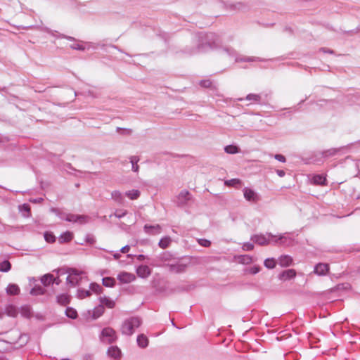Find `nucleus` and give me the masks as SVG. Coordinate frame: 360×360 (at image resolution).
Returning a JSON list of instances; mask_svg holds the SVG:
<instances>
[{
	"instance_id": "1",
	"label": "nucleus",
	"mask_w": 360,
	"mask_h": 360,
	"mask_svg": "<svg viewBox=\"0 0 360 360\" xmlns=\"http://www.w3.org/2000/svg\"><path fill=\"white\" fill-rule=\"evenodd\" d=\"M198 49L202 51H206L209 49H214L222 48L223 51L231 58H234V61L239 62H254L262 61V60L257 57H246L238 56L236 51L232 48L222 46V39L214 33H203L200 32L198 35Z\"/></svg>"
},
{
	"instance_id": "2",
	"label": "nucleus",
	"mask_w": 360,
	"mask_h": 360,
	"mask_svg": "<svg viewBox=\"0 0 360 360\" xmlns=\"http://www.w3.org/2000/svg\"><path fill=\"white\" fill-rule=\"evenodd\" d=\"M50 211L54 213L62 220H65L69 222L78 223L80 224H86L89 221V217L85 215H79L74 214L65 213L57 208H51Z\"/></svg>"
},
{
	"instance_id": "3",
	"label": "nucleus",
	"mask_w": 360,
	"mask_h": 360,
	"mask_svg": "<svg viewBox=\"0 0 360 360\" xmlns=\"http://www.w3.org/2000/svg\"><path fill=\"white\" fill-rule=\"evenodd\" d=\"M59 271L61 274H68V277L66 278L67 283L72 287L79 285V281L84 278V272L75 268L67 267L60 269Z\"/></svg>"
},
{
	"instance_id": "4",
	"label": "nucleus",
	"mask_w": 360,
	"mask_h": 360,
	"mask_svg": "<svg viewBox=\"0 0 360 360\" xmlns=\"http://www.w3.org/2000/svg\"><path fill=\"white\" fill-rule=\"evenodd\" d=\"M141 323L142 321L139 316H131L126 319L121 326V332L123 335L131 336L136 329L141 326Z\"/></svg>"
},
{
	"instance_id": "5",
	"label": "nucleus",
	"mask_w": 360,
	"mask_h": 360,
	"mask_svg": "<svg viewBox=\"0 0 360 360\" xmlns=\"http://www.w3.org/2000/svg\"><path fill=\"white\" fill-rule=\"evenodd\" d=\"M267 236L271 238V243L276 245L289 247L292 245L294 242V239L288 233L274 236L271 233H267Z\"/></svg>"
},
{
	"instance_id": "6",
	"label": "nucleus",
	"mask_w": 360,
	"mask_h": 360,
	"mask_svg": "<svg viewBox=\"0 0 360 360\" xmlns=\"http://www.w3.org/2000/svg\"><path fill=\"white\" fill-rule=\"evenodd\" d=\"M100 340L105 344L114 342L117 340L115 330L110 327L103 328L100 335Z\"/></svg>"
},
{
	"instance_id": "7",
	"label": "nucleus",
	"mask_w": 360,
	"mask_h": 360,
	"mask_svg": "<svg viewBox=\"0 0 360 360\" xmlns=\"http://www.w3.org/2000/svg\"><path fill=\"white\" fill-rule=\"evenodd\" d=\"M270 239L267 234H255L251 236V240L259 245H267L271 243Z\"/></svg>"
},
{
	"instance_id": "8",
	"label": "nucleus",
	"mask_w": 360,
	"mask_h": 360,
	"mask_svg": "<svg viewBox=\"0 0 360 360\" xmlns=\"http://www.w3.org/2000/svg\"><path fill=\"white\" fill-rule=\"evenodd\" d=\"M243 191L244 198L246 200L252 202H256L259 200V196L254 190L245 187L243 188Z\"/></svg>"
},
{
	"instance_id": "9",
	"label": "nucleus",
	"mask_w": 360,
	"mask_h": 360,
	"mask_svg": "<svg viewBox=\"0 0 360 360\" xmlns=\"http://www.w3.org/2000/svg\"><path fill=\"white\" fill-rule=\"evenodd\" d=\"M191 199V193L186 190H183L179 193L177 196V204L179 206L185 205Z\"/></svg>"
},
{
	"instance_id": "10",
	"label": "nucleus",
	"mask_w": 360,
	"mask_h": 360,
	"mask_svg": "<svg viewBox=\"0 0 360 360\" xmlns=\"http://www.w3.org/2000/svg\"><path fill=\"white\" fill-rule=\"evenodd\" d=\"M117 279L122 283H129L133 282L136 277L133 274L123 271L117 275Z\"/></svg>"
},
{
	"instance_id": "11",
	"label": "nucleus",
	"mask_w": 360,
	"mask_h": 360,
	"mask_svg": "<svg viewBox=\"0 0 360 360\" xmlns=\"http://www.w3.org/2000/svg\"><path fill=\"white\" fill-rule=\"evenodd\" d=\"M329 271L328 264L319 263L314 266V273L318 276H325Z\"/></svg>"
},
{
	"instance_id": "12",
	"label": "nucleus",
	"mask_w": 360,
	"mask_h": 360,
	"mask_svg": "<svg viewBox=\"0 0 360 360\" xmlns=\"http://www.w3.org/2000/svg\"><path fill=\"white\" fill-rule=\"evenodd\" d=\"M310 181L314 185L324 186L326 184V176L324 174H314L311 176Z\"/></svg>"
},
{
	"instance_id": "13",
	"label": "nucleus",
	"mask_w": 360,
	"mask_h": 360,
	"mask_svg": "<svg viewBox=\"0 0 360 360\" xmlns=\"http://www.w3.org/2000/svg\"><path fill=\"white\" fill-rule=\"evenodd\" d=\"M136 274L139 277L146 278L150 275L151 270L146 265H140L136 269Z\"/></svg>"
},
{
	"instance_id": "14",
	"label": "nucleus",
	"mask_w": 360,
	"mask_h": 360,
	"mask_svg": "<svg viewBox=\"0 0 360 360\" xmlns=\"http://www.w3.org/2000/svg\"><path fill=\"white\" fill-rule=\"evenodd\" d=\"M143 230L146 232V233L149 235H155L160 233L161 227L160 225H149L146 224L143 226Z\"/></svg>"
},
{
	"instance_id": "15",
	"label": "nucleus",
	"mask_w": 360,
	"mask_h": 360,
	"mask_svg": "<svg viewBox=\"0 0 360 360\" xmlns=\"http://www.w3.org/2000/svg\"><path fill=\"white\" fill-rule=\"evenodd\" d=\"M295 276H296L295 270L290 269H287V270L282 271L278 275V278L280 280L286 281V280H289V279L295 278Z\"/></svg>"
},
{
	"instance_id": "16",
	"label": "nucleus",
	"mask_w": 360,
	"mask_h": 360,
	"mask_svg": "<svg viewBox=\"0 0 360 360\" xmlns=\"http://www.w3.org/2000/svg\"><path fill=\"white\" fill-rule=\"evenodd\" d=\"M108 355L115 359H119L121 356V351L117 346H111L108 349Z\"/></svg>"
},
{
	"instance_id": "17",
	"label": "nucleus",
	"mask_w": 360,
	"mask_h": 360,
	"mask_svg": "<svg viewBox=\"0 0 360 360\" xmlns=\"http://www.w3.org/2000/svg\"><path fill=\"white\" fill-rule=\"evenodd\" d=\"M278 264L283 267H287L291 265L292 263V258L290 255H281L278 259Z\"/></svg>"
},
{
	"instance_id": "18",
	"label": "nucleus",
	"mask_w": 360,
	"mask_h": 360,
	"mask_svg": "<svg viewBox=\"0 0 360 360\" xmlns=\"http://www.w3.org/2000/svg\"><path fill=\"white\" fill-rule=\"evenodd\" d=\"M235 259L238 263L242 264H249L252 262V257L248 255H238L235 257Z\"/></svg>"
},
{
	"instance_id": "19",
	"label": "nucleus",
	"mask_w": 360,
	"mask_h": 360,
	"mask_svg": "<svg viewBox=\"0 0 360 360\" xmlns=\"http://www.w3.org/2000/svg\"><path fill=\"white\" fill-rule=\"evenodd\" d=\"M124 195L131 200L138 199L141 195V192L138 189H132L124 193Z\"/></svg>"
},
{
	"instance_id": "20",
	"label": "nucleus",
	"mask_w": 360,
	"mask_h": 360,
	"mask_svg": "<svg viewBox=\"0 0 360 360\" xmlns=\"http://www.w3.org/2000/svg\"><path fill=\"white\" fill-rule=\"evenodd\" d=\"M100 302L101 305L105 306L110 309L113 308L115 305V302L106 296L100 297Z\"/></svg>"
},
{
	"instance_id": "21",
	"label": "nucleus",
	"mask_w": 360,
	"mask_h": 360,
	"mask_svg": "<svg viewBox=\"0 0 360 360\" xmlns=\"http://www.w3.org/2000/svg\"><path fill=\"white\" fill-rule=\"evenodd\" d=\"M137 344L141 348H146L148 345V339L144 334H141L137 336Z\"/></svg>"
},
{
	"instance_id": "22",
	"label": "nucleus",
	"mask_w": 360,
	"mask_h": 360,
	"mask_svg": "<svg viewBox=\"0 0 360 360\" xmlns=\"http://www.w3.org/2000/svg\"><path fill=\"white\" fill-rule=\"evenodd\" d=\"M186 266L182 264L169 265V271L173 273H181L185 271Z\"/></svg>"
},
{
	"instance_id": "23",
	"label": "nucleus",
	"mask_w": 360,
	"mask_h": 360,
	"mask_svg": "<svg viewBox=\"0 0 360 360\" xmlns=\"http://www.w3.org/2000/svg\"><path fill=\"white\" fill-rule=\"evenodd\" d=\"M6 293L10 295H18L20 292V288L16 284H9L6 288Z\"/></svg>"
},
{
	"instance_id": "24",
	"label": "nucleus",
	"mask_w": 360,
	"mask_h": 360,
	"mask_svg": "<svg viewBox=\"0 0 360 360\" xmlns=\"http://www.w3.org/2000/svg\"><path fill=\"white\" fill-rule=\"evenodd\" d=\"M73 238V234L70 231H66L63 233L58 238L60 243H63L70 241Z\"/></svg>"
},
{
	"instance_id": "25",
	"label": "nucleus",
	"mask_w": 360,
	"mask_h": 360,
	"mask_svg": "<svg viewBox=\"0 0 360 360\" xmlns=\"http://www.w3.org/2000/svg\"><path fill=\"white\" fill-rule=\"evenodd\" d=\"M54 281V277L51 274H45L41 278V282L45 286H48L50 284L53 283Z\"/></svg>"
},
{
	"instance_id": "26",
	"label": "nucleus",
	"mask_w": 360,
	"mask_h": 360,
	"mask_svg": "<svg viewBox=\"0 0 360 360\" xmlns=\"http://www.w3.org/2000/svg\"><path fill=\"white\" fill-rule=\"evenodd\" d=\"M245 99L250 101V103H259L261 102L262 97L259 94H249Z\"/></svg>"
},
{
	"instance_id": "27",
	"label": "nucleus",
	"mask_w": 360,
	"mask_h": 360,
	"mask_svg": "<svg viewBox=\"0 0 360 360\" xmlns=\"http://www.w3.org/2000/svg\"><path fill=\"white\" fill-rule=\"evenodd\" d=\"M5 312L8 316L15 317L18 314V309L13 305H8L5 309Z\"/></svg>"
},
{
	"instance_id": "28",
	"label": "nucleus",
	"mask_w": 360,
	"mask_h": 360,
	"mask_svg": "<svg viewBox=\"0 0 360 360\" xmlns=\"http://www.w3.org/2000/svg\"><path fill=\"white\" fill-rule=\"evenodd\" d=\"M91 44L85 42L84 44L79 43H75L70 45V48L74 50L84 51L86 49H90Z\"/></svg>"
},
{
	"instance_id": "29",
	"label": "nucleus",
	"mask_w": 360,
	"mask_h": 360,
	"mask_svg": "<svg viewBox=\"0 0 360 360\" xmlns=\"http://www.w3.org/2000/svg\"><path fill=\"white\" fill-rule=\"evenodd\" d=\"M18 312L20 314V315L22 317H25V318H30L32 315L31 309H30V306H27V305L21 307L20 308V309L18 310Z\"/></svg>"
},
{
	"instance_id": "30",
	"label": "nucleus",
	"mask_w": 360,
	"mask_h": 360,
	"mask_svg": "<svg viewBox=\"0 0 360 360\" xmlns=\"http://www.w3.org/2000/svg\"><path fill=\"white\" fill-rule=\"evenodd\" d=\"M57 302L61 305H66L70 302V297L67 294H60L57 296Z\"/></svg>"
},
{
	"instance_id": "31",
	"label": "nucleus",
	"mask_w": 360,
	"mask_h": 360,
	"mask_svg": "<svg viewBox=\"0 0 360 360\" xmlns=\"http://www.w3.org/2000/svg\"><path fill=\"white\" fill-rule=\"evenodd\" d=\"M130 162L131 164V169L134 172H138L139 167L138 165V162L139 161V158L137 156H131L130 157Z\"/></svg>"
},
{
	"instance_id": "32",
	"label": "nucleus",
	"mask_w": 360,
	"mask_h": 360,
	"mask_svg": "<svg viewBox=\"0 0 360 360\" xmlns=\"http://www.w3.org/2000/svg\"><path fill=\"white\" fill-rule=\"evenodd\" d=\"M104 313V307L99 305L96 307L93 310L92 316L94 319H98Z\"/></svg>"
},
{
	"instance_id": "33",
	"label": "nucleus",
	"mask_w": 360,
	"mask_h": 360,
	"mask_svg": "<svg viewBox=\"0 0 360 360\" xmlns=\"http://www.w3.org/2000/svg\"><path fill=\"white\" fill-rule=\"evenodd\" d=\"M11 269V264L8 260H4L0 262V271L1 272H8Z\"/></svg>"
},
{
	"instance_id": "34",
	"label": "nucleus",
	"mask_w": 360,
	"mask_h": 360,
	"mask_svg": "<svg viewBox=\"0 0 360 360\" xmlns=\"http://www.w3.org/2000/svg\"><path fill=\"white\" fill-rule=\"evenodd\" d=\"M112 198L121 203L123 201V194L119 191H113L111 193Z\"/></svg>"
},
{
	"instance_id": "35",
	"label": "nucleus",
	"mask_w": 360,
	"mask_h": 360,
	"mask_svg": "<svg viewBox=\"0 0 360 360\" xmlns=\"http://www.w3.org/2000/svg\"><path fill=\"white\" fill-rule=\"evenodd\" d=\"M276 262L274 258H267L264 262V265L266 268L272 269L276 266Z\"/></svg>"
},
{
	"instance_id": "36",
	"label": "nucleus",
	"mask_w": 360,
	"mask_h": 360,
	"mask_svg": "<svg viewBox=\"0 0 360 360\" xmlns=\"http://www.w3.org/2000/svg\"><path fill=\"white\" fill-rule=\"evenodd\" d=\"M115 284V278L112 277H105L103 278V285L105 287H113Z\"/></svg>"
},
{
	"instance_id": "37",
	"label": "nucleus",
	"mask_w": 360,
	"mask_h": 360,
	"mask_svg": "<svg viewBox=\"0 0 360 360\" xmlns=\"http://www.w3.org/2000/svg\"><path fill=\"white\" fill-rule=\"evenodd\" d=\"M45 292V290L41 286L37 285L32 288L30 290V294L32 295H43Z\"/></svg>"
},
{
	"instance_id": "38",
	"label": "nucleus",
	"mask_w": 360,
	"mask_h": 360,
	"mask_svg": "<svg viewBox=\"0 0 360 360\" xmlns=\"http://www.w3.org/2000/svg\"><path fill=\"white\" fill-rule=\"evenodd\" d=\"M91 295V292L90 290L83 289H78L77 294L79 299H84L85 297H89Z\"/></svg>"
},
{
	"instance_id": "39",
	"label": "nucleus",
	"mask_w": 360,
	"mask_h": 360,
	"mask_svg": "<svg viewBox=\"0 0 360 360\" xmlns=\"http://www.w3.org/2000/svg\"><path fill=\"white\" fill-rule=\"evenodd\" d=\"M65 314L68 317L75 319L77 316V311L71 307H68L65 310Z\"/></svg>"
},
{
	"instance_id": "40",
	"label": "nucleus",
	"mask_w": 360,
	"mask_h": 360,
	"mask_svg": "<svg viewBox=\"0 0 360 360\" xmlns=\"http://www.w3.org/2000/svg\"><path fill=\"white\" fill-rule=\"evenodd\" d=\"M240 180L238 179H232L225 181V185L228 186L238 187L240 185Z\"/></svg>"
},
{
	"instance_id": "41",
	"label": "nucleus",
	"mask_w": 360,
	"mask_h": 360,
	"mask_svg": "<svg viewBox=\"0 0 360 360\" xmlns=\"http://www.w3.org/2000/svg\"><path fill=\"white\" fill-rule=\"evenodd\" d=\"M224 150L229 154H236L238 153V148L233 145H229L224 148Z\"/></svg>"
},
{
	"instance_id": "42",
	"label": "nucleus",
	"mask_w": 360,
	"mask_h": 360,
	"mask_svg": "<svg viewBox=\"0 0 360 360\" xmlns=\"http://www.w3.org/2000/svg\"><path fill=\"white\" fill-rule=\"evenodd\" d=\"M170 242H171L170 238L165 237V238H162L159 241L158 245L160 248L165 249L169 246V245L170 244Z\"/></svg>"
},
{
	"instance_id": "43",
	"label": "nucleus",
	"mask_w": 360,
	"mask_h": 360,
	"mask_svg": "<svg viewBox=\"0 0 360 360\" xmlns=\"http://www.w3.org/2000/svg\"><path fill=\"white\" fill-rule=\"evenodd\" d=\"M44 236L45 240L47 243H51L55 242V240H56V237L51 232H49V231L45 232L44 234Z\"/></svg>"
},
{
	"instance_id": "44",
	"label": "nucleus",
	"mask_w": 360,
	"mask_h": 360,
	"mask_svg": "<svg viewBox=\"0 0 360 360\" xmlns=\"http://www.w3.org/2000/svg\"><path fill=\"white\" fill-rule=\"evenodd\" d=\"M259 271H260V267L259 266H254L249 267V268H247L245 269V272L246 274H252V275L257 274Z\"/></svg>"
},
{
	"instance_id": "45",
	"label": "nucleus",
	"mask_w": 360,
	"mask_h": 360,
	"mask_svg": "<svg viewBox=\"0 0 360 360\" xmlns=\"http://www.w3.org/2000/svg\"><path fill=\"white\" fill-rule=\"evenodd\" d=\"M89 288L91 291H93L96 293H99L101 290V285H99L98 284H97L96 283H91L89 285Z\"/></svg>"
},
{
	"instance_id": "46",
	"label": "nucleus",
	"mask_w": 360,
	"mask_h": 360,
	"mask_svg": "<svg viewBox=\"0 0 360 360\" xmlns=\"http://www.w3.org/2000/svg\"><path fill=\"white\" fill-rule=\"evenodd\" d=\"M127 212L125 210H117L113 214V215L118 219H121L123 217H124L127 214Z\"/></svg>"
},
{
	"instance_id": "47",
	"label": "nucleus",
	"mask_w": 360,
	"mask_h": 360,
	"mask_svg": "<svg viewBox=\"0 0 360 360\" xmlns=\"http://www.w3.org/2000/svg\"><path fill=\"white\" fill-rule=\"evenodd\" d=\"M19 210L22 212L27 213V216H28L30 212V205L27 204H23V205L19 206Z\"/></svg>"
},
{
	"instance_id": "48",
	"label": "nucleus",
	"mask_w": 360,
	"mask_h": 360,
	"mask_svg": "<svg viewBox=\"0 0 360 360\" xmlns=\"http://www.w3.org/2000/svg\"><path fill=\"white\" fill-rule=\"evenodd\" d=\"M198 242L199 245H200L202 247H205V248L210 247L211 245V242L210 240H208L207 239H204V238L198 239Z\"/></svg>"
},
{
	"instance_id": "49",
	"label": "nucleus",
	"mask_w": 360,
	"mask_h": 360,
	"mask_svg": "<svg viewBox=\"0 0 360 360\" xmlns=\"http://www.w3.org/2000/svg\"><path fill=\"white\" fill-rule=\"evenodd\" d=\"M253 248H254L253 244L251 243H249V242L244 243L242 245V249L244 251H250V250H252Z\"/></svg>"
},
{
	"instance_id": "50",
	"label": "nucleus",
	"mask_w": 360,
	"mask_h": 360,
	"mask_svg": "<svg viewBox=\"0 0 360 360\" xmlns=\"http://www.w3.org/2000/svg\"><path fill=\"white\" fill-rule=\"evenodd\" d=\"M337 152H338L337 149L331 148V149H329V150L325 151L323 154L326 157L327 156H333V155H335Z\"/></svg>"
},
{
	"instance_id": "51",
	"label": "nucleus",
	"mask_w": 360,
	"mask_h": 360,
	"mask_svg": "<svg viewBox=\"0 0 360 360\" xmlns=\"http://www.w3.org/2000/svg\"><path fill=\"white\" fill-rule=\"evenodd\" d=\"M274 158L281 162H285V161H286L285 156L281 154L275 155Z\"/></svg>"
},
{
	"instance_id": "52",
	"label": "nucleus",
	"mask_w": 360,
	"mask_h": 360,
	"mask_svg": "<svg viewBox=\"0 0 360 360\" xmlns=\"http://www.w3.org/2000/svg\"><path fill=\"white\" fill-rule=\"evenodd\" d=\"M200 84L202 86L207 88L211 86L212 82L210 80H202Z\"/></svg>"
},
{
	"instance_id": "53",
	"label": "nucleus",
	"mask_w": 360,
	"mask_h": 360,
	"mask_svg": "<svg viewBox=\"0 0 360 360\" xmlns=\"http://www.w3.org/2000/svg\"><path fill=\"white\" fill-rule=\"evenodd\" d=\"M130 250V247L127 245L120 249V252L122 253H127Z\"/></svg>"
},
{
	"instance_id": "54",
	"label": "nucleus",
	"mask_w": 360,
	"mask_h": 360,
	"mask_svg": "<svg viewBox=\"0 0 360 360\" xmlns=\"http://www.w3.org/2000/svg\"><path fill=\"white\" fill-rule=\"evenodd\" d=\"M86 241L91 244H94L95 243V238L93 236H88L86 237Z\"/></svg>"
},
{
	"instance_id": "55",
	"label": "nucleus",
	"mask_w": 360,
	"mask_h": 360,
	"mask_svg": "<svg viewBox=\"0 0 360 360\" xmlns=\"http://www.w3.org/2000/svg\"><path fill=\"white\" fill-rule=\"evenodd\" d=\"M276 173L277 174L280 176V177H283L285 176V172L283 171V170H280V169H277L276 170Z\"/></svg>"
},
{
	"instance_id": "56",
	"label": "nucleus",
	"mask_w": 360,
	"mask_h": 360,
	"mask_svg": "<svg viewBox=\"0 0 360 360\" xmlns=\"http://www.w3.org/2000/svg\"><path fill=\"white\" fill-rule=\"evenodd\" d=\"M60 37H62V38H65V39H68L70 41H76V39L74 37H72L65 36L63 34H61Z\"/></svg>"
},
{
	"instance_id": "57",
	"label": "nucleus",
	"mask_w": 360,
	"mask_h": 360,
	"mask_svg": "<svg viewBox=\"0 0 360 360\" xmlns=\"http://www.w3.org/2000/svg\"><path fill=\"white\" fill-rule=\"evenodd\" d=\"M321 51H322L324 53H333V50L326 49L324 48L321 49Z\"/></svg>"
},
{
	"instance_id": "58",
	"label": "nucleus",
	"mask_w": 360,
	"mask_h": 360,
	"mask_svg": "<svg viewBox=\"0 0 360 360\" xmlns=\"http://www.w3.org/2000/svg\"><path fill=\"white\" fill-rule=\"evenodd\" d=\"M42 200H43L42 198H37V199H34V200H32L31 201L36 203V202H41Z\"/></svg>"
},
{
	"instance_id": "59",
	"label": "nucleus",
	"mask_w": 360,
	"mask_h": 360,
	"mask_svg": "<svg viewBox=\"0 0 360 360\" xmlns=\"http://www.w3.org/2000/svg\"><path fill=\"white\" fill-rule=\"evenodd\" d=\"M115 259H118L120 257V255L118 252H116L113 255Z\"/></svg>"
},
{
	"instance_id": "60",
	"label": "nucleus",
	"mask_w": 360,
	"mask_h": 360,
	"mask_svg": "<svg viewBox=\"0 0 360 360\" xmlns=\"http://www.w3.org/2000/svg\"><path fill=\"white\" fill-rule=\"evenodd\" d=\"M54 281H55L53 282V283H56V284H57V285H58V284H59L60 281H59V279H58V278H54Z\"/></svg>"
},
{
	"instance_id": "61",
	"label": "nucleus",
	"mask_w": 360,
	"mask_h": 360,
	"mask_svg": "<svg viewBox=\"0 0 360 360\" xmlns=\"http://www.w3.org/2000/svg\"><path fill=\"white\" fill-rule=\"evenodd\" d=\"M144 257H145V256H144V255H139L138 259H139V260H142Z\"/></svg>"
},
{
	"instance_id": "62",
	"label": "nucleus",
	"mask_w": 360,
	"mask_h": 360,
	"mask_svg": "<svg viewBox=\"0 0 360 360\" xmlns=\"http://www.w3.org/2000/svg\"><path fill=\"white\" fill-rule=\"evenodd\" d=\"M243 100H244V98H239V101H242Z\"/></svg>"
},
{
	"instance_id": "63",
	"label": "nucleus",
	"mask_w": 360,
	"mask_h": 360,
	"mask_svg": "<svg viewBox=\"0 0 360 360\" xmlns=\"http://www.w3.org/2000/svg\"><path fill=\"white\" fill-rule=\"evenodd\" d=\"M92 47V44H91L90 48ZM93 49H95V46H93Z\"/></svg>"
},
{
	"instance_id": "64",
	"label": "nucleus",
	"mask_w": 360,
	"mask_h": 360,
	"mask_svg": "<svg viewBox=\"0 0 360 360\" xmlns=\"http://www.w3.org/2000/svg\"><path fill=\"white\" fill-rule=\"evenodd\" d=\"M62 360H69V359H62Z\"/></svg>"
}]
</instances>
